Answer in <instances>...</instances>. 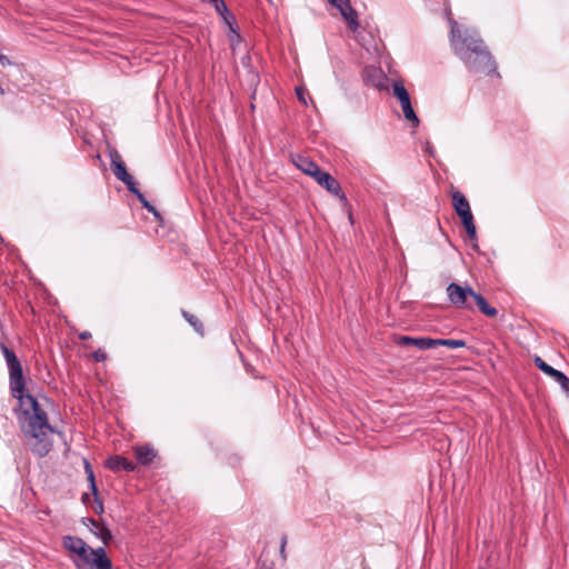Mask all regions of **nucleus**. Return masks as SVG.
<instances>
[{"mask_svg": "<svg viewBox=\"0 0 569 569\" xmlns=\"http://www.w3.org/2000/svg\"><path fill=\"white\" fill-rule=\"evenodd\" d=\"M1 351L9 368L10 390L19 401L18 420L28 446L38 457L47 456L53 446L54 428L48 421L47 409L51 407L48 398H34L26 392L22 367L16 353L4 345Z\"/></svg>", "mask_w": 569, "mask_h": 569, "instance_id": "nucleus-1", "label": "nucleus"}, {"mask_svg": "<svg viewBox=\"0 0 569 569\" xmlns=\"http://www.w3.org/2000/svg\"><path fill=\"white\" fill-rule=\"evenodd\" d=\"M450 42L455 53L472 72L486 73L496 71V64L483 41L475 31L461 30L457 21L450 19Z\"/></svg>", "mask_w": 569, "mask_h": 569, "instance_id": "nucleus-2", "label": "nucleus"}, {"mask_svg": "<svg viewBox=\"0 0 569 569\" xmlns=\"http://www.w3.org/2000/svg\"><path fill=\"white\" fill-rule=\"evenodd\" d=\"M452 204L457 214L461 219V222L467 231L468 237L470 238V240H476V226L473 223V216L467 198L460 191H455L452 192Z\"/></svg>", "mask_w": 569, "mask_h": 569, "instance_id": "nucleus-3", "label": "nucleus"}, {"mask_svg": "<svg viewBox=\"0 0 569 569\" xmlns=\"http://www.w3.org/2000/svg\"><path fill=\"white\" fill-rule=\"evenodd\" d=\"M392 93L401 106L405 119L411 122L415 128H417L420 121L411 106L409 92L401 81H396L393 83Z\"/></svg>", "mask_w": 569, "mask_h": 569, "instance_id": "nucleus-4", "label": "nucleus"}, {"mask_svg": "<svg viewBox=\"0 0 569 569\" xmlns=\"http://www.w3.org/2000/svg\"><path fill=\"white\" fill-rule=\"evenodd\" d=\"M475 291L470 287H462L457 283H450L447 287V296L449 301L456 308L472 309V303L469 299H472Z\"/></svg>", "mask_w": 569, "mask_h": 569, "instance_id": "nucleus-5", "label": "nucleus"}, {"mask_svg": "<svg viewBox=\"0 0 569 569\" xmlns=\"http://www.w3.org/2000/svg\"><path fill=\"white\" fill-rule=\"evenodd\" d=\"M111 166L113 168V173L117 177V179L122 181L132 193H138V189L136 188V181L133 177L128 173L126 164L118 152L111 153Z\"/></svg>", "mask_w": 569, "mask_h": 569, "instance_id": "nucleus-6", "label": "nucleus"}, {"mask_svg": "<svg viewBox=\"0 0 569 569\" xmlns=\"http://www.w3.org/2000/svg\"><path fill=\"white\" fill-rule=\"evenodd\" d=\"M535 365L539 368L543 373L549 376L553 381L559 383L561 389L569 395V378L561 371L552 368L546 361H543L540 357L535 358Z\"/></svg>", "mask_w": 569, "mask_h": 569, "instance_id": "nucleus-7", "label": "nucleus"}, {"mask_svg": "<svg viewBox=\"0 0 569 569\" xmlns=\"http://www.w3.org/2000/svg\"><path fill=\"white\" fill-rule=\"evenodd\" d=\"M315 180L328 192L340 197V199H346L339 182L328 172L320 170L319 174L315 177Z\"/></svg>", "mask_w": 569, "mask_h": 569, "instance_id": "nucleus-8", "label": "nucleus"}, {"mask_svg": "<svg viewBox=\"0 0 569 569\" xmlns=\"http://www.w3.org/2000/svg\"><path fill=\"white\" fill-rule=\"evenodd\" d=\"M292 163L301 170L305 174L310 176L315 179L319 171L321 170L319 166L313 162L310 158L301 154L292 156Z\"/></svg>", "mask_w": 569, "mask_h": 569, "instance_id": "nucleus-9", "label": "nucleus"}, {"mask_svg": "<svg viewBox=\"0 0 569 569\" xmlns=\"http://www.w3.org/2000/svg\"><path fill=\"white\" fill-rule=\"evenodd\" d=\"M88 566L90 569H112V562L102 547L94 549Z\"/></svg>", "mask_w": 569, "mask_h": 569, "instance_id": "nucleus-10", "label": "nucleus"}, {"mask_svg": "<svg viewBox=\"0 0 569 569\" xmlns=\"http://www.w3.org/2000/svg\"><path fill=\"white\" fill-rule=\"evenodd\" d=\"M350 30L356 31L359 28L357 11L351 7L350 1L337 7Z\"/></svg>", "mask_w": 569, "mask_h": 569, "instance_id": "nucleus-11", "label": "nucleus"}, {"mask_svg": "<svg viewBox=\"0 0 569 569\" xmlns=\"http://www.w3.org/2000/svg\"><path fill=\"white\" fill-rule=\"evenodd\" d=\"M106 466L114 472H119L121 470L133 471L136 468V466L131 461L121 456L110 457L107 460Z\"/></svg>", "mask_w": 569, "mask_h": 569, "instance_id": "nucleus-12", "label": "nucleus"}, {"mask_svg": "<svg viewBox=\"0 0 569 569\" xmlns=\"http://www.w3.org/2000/svg\"><path fill=\"white\" fill-rule=\"evenodd\" d=\"M86 545L87 543L79 537L70 535L62 537V546L70 553H78Z\"/></svg>", "mask_w": 569, "mask_h": 569, "instance_id": "nucleus-13", "label": "nucleus"}, {"mask_svg": "<svg viewBox=\"0 0 569 569\" xmlns=\"http://www.w3.org/2000/svg\"><path fill=\"white\" fill-rule=\"evenodd\" d=\"M134 455L141 465H149L156 457V451L149 446L136 447Z\"/></svg>", "mask_w": 569, "mask_h": 569, "instance_id": "nucleus-14", "label": "nucleus"}, {"mask_svg": "<svg viewBox=\"0 0 569 569\" xmlns=\"http://www.w3.org/2000/svg\"><path fill=\"white\" fill-rule=\"evenodd\" d=\"M472 300L475 301V303L477 305L479 310L487 317L492 318V317L497 316V313H498L497 309L489 306L487 300L481 295L475 292Z\"/></svg>", "mask_w": 569, "mask_h": 569, "instance_id": "nucleus-15", "label": "nucleus"}, {"mask_svg": "<svg viewBox=\"0 0 569 569\" xmlns=\"http://www.w3.org/2000/svg\"><path fill=\"white\" fill-rule=\"evenodd\" d=\"M398 342L400 345H413L421 350H428V349H430L431 338H413V337L402 336V337H400Z\"/></svg>", "mask_w": 569, "mask_h": 569, "instance_id": "nucleus-16", "label": "nucleus"}, {"mask_svg": "<svg viewBox=\"0 0 569 569\" xmlns=\"http://www.w3.org/2000/svg\"><path fill=\"white\" fill-rule=\"evenodd\" d=\"M363 77L366 81H370L373 87L380 88L382 83V72L380 69L376 68H366L363 71Z\"/></svg>", "mask_w": 569, "mask_h": 569, "instance_id": "nucleus-17", "label": "nucleus"}, {"mask_svg": "<svg viewBox=\"0 0 569 569\" xmlns=\"http://www.w3.org/2000/svg\"><path fill=\"white\" fill-rule=\"evenodd\" d=\"M90 522L94 527V529H91L92 533L107 545L112 539L111 531L107 527L99 525L93 519H90Z\"/></svg>", "mask_w": 569, "mask_h": 569, "instance_id": "nucleus-18", "label": "nucleus"}, {"mask_svg": "<svg viewBox=\"0 0 569 569\" xmlns=\"http://www.w3.org/2000/svg\"><path fill=\"white\" fill-rule=\"evenodd\" d=\"M438 346H445L451 349L463 348L466 347V342L463 340L456 339H432L430 342V349H433Z\"/></svg>", "mask_w": 569, "mask_h": 569, "instance_id": "nucleus-19", "label": "nucleus"}, {"mask_svg": "<svg viewBox=\"0 0 569 569\" xmlns=\"http://www.w3.org/2000/svg\"><path fill=\"white\" fill-rule=\"evenodd\" d=\"M93 551L94 549L89 547L88 545L82 547V549L78 553H76V556L79 558V561H74L76 567L78 569H83L82 566H88Z\"/></svg>", "mask_w": 569, "mask_h": 569, "instance_id": "nucleus-20", "label": "nucleus"}, {"mask_svg": "<svg viewBox=\"0 0 569 569\" xmlns=\"http://www.w3.org/2000/svg\"><path fill=\"white\" fill-rule=\"evenodd\" d=\"M182 316L184 319L193 327V329L199 332L200 335H203V326L201 321L193 315L182 311Z\"/></svg>", "mask_w": 569, "mask_h": 569, "instance_id": "nucleus-21", "label": "nucleus"}, {"mask_svg": "<svg viewBox=\"0 0 569 569\" xmlns=\"http://www.w3.org/2000/svg\"><path fill=\"white\" fill-rule=\"evenodd\" d=\"M140 200V202L142 203V206L150 212H152L157 218H159V213L157 212V210L154 209L153 206H151L146 199L144 197L142 196V193H140V191L138 190V193H136Z\"/></svg>", "mask_w": 569, "mask_h": 569, "instance_id": "nucleus-22", "label": "nucleus"}, {"mask_svg": "<svg viewBox=\"0 0 569 569\" xmlns=\"http://www.w3.org/2000/svg\"><path fill=\"white\" fill-rule=\"evenodd\" d=\"M224 23L228 24V27L230 28V30L236 33V30L233 29V21H234V17L230 13V11L228 10V14H224V16H220Z\"/></svg>", "mask_w": 569, "mask_h": 569, "instance_id": "nucleus-23", "label": "nucleus"}, {"mask_svg": "<svg viewBox=\"0 0 569 569\" xmlns=\"http://www.w3.org/2000/svg\"><path fill=\"white\" fill-rule=\"evenodd\" d=\"M88 480L90 482V487H91L92 492L97 493V486H96V482H94V473H93V471L89 472Z\"/></svg>", "mask_w": 569, "mask_h": 569, "instance_id": "nucleus-24", "label": "nucleus"}, {"mask_svg": "<svg viewBox=\"0 0 569 569\" xmlns=\"http://www.w3.org/2000/svg\"><path fill=\"white\" fill-rule=\"evenodd\" d=\"M286 545H287V536H282L281 538V546H280V553L283 559H286Z\"/></svg>", "mask_w": 569, "mask_h": 569, "instance_id": "nucleus-25", "label": "nucleus"}, {"mask_svg": "<svg viewBox=\"0 0 569 569\" xmlns=\"http://www.w3.org/2000/svg\"><path fill=\"white\" fill-rule=\"evenodd\" d=\"M93 358L96 361H103L106 359V353L102 350H97L93 352Z\"/></svg>", "mask_w": 569, "mask_h": 569, "instance_id": "nucleus-26", "label": "nucleus"}, {"mask_svg": "<svg viewBox=\"0 0 569 569\" xmlns=\"http://www.w3.org/2000/svg\"><path fill=\"white\" fill-rule=\"evenodd\" d=\"M297 97H298L299 101H301L305 104L307 103L303 89H301V88L297 89Z\"/></svg>", "mask_w": 569, "mask_h": 569, "instance_id": "nucleus-27", "label": "nucleus"}, {"mask_svg": "<svg viewBox=\"0 0 569 569\" xmlns=\"http://www.w3.org/2000/svg\"><path fill=\"white\" fill-rule=\"evenodd\" d=\"M0 63L2 66H10L12 62L7 56L0 53Z\"/></svg>", "mask_w": 569, "mask_h": 569, "instance_id": "nucleus-28", "label": "nucleus"}, {"mask_svg": "<svg viewBox=\"0 0 569 569\" xmlns=\"http://www.w3.org/2000/svg\"><path fill=\"white\" fill-rule=\"evenodd\" d=\"M90 337H91V333H90V332H88V331H83V332H81V333L79 335V338H80L81 340H87V339H89Z\"/></svg>", "mask_w": 569, "mask_h": 569, "instance_id": "nucleus-29", "label": "nucleus"}, {"mask_svg": "<svg viewBox=\"0 0 569 569\" xmlns=\"http://www.w3.org/2000/svg\"><path fill=\"white\" fill-rule=\"evenodd\" d=\"M84 467H86L87 475H89V472L92 471V469H91L90 463L87 460H84Z\"/></svg>", "mask_w": 569, "mask_h": 569, "instance_id": "nucleus-30", "label": "nucleus"}]
</instances>
